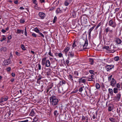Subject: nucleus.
I'll use <instances>...</instances> for the list:
<instances>
[{
    "instance_id": "c85d7f7f",
    "label": "nucleus",
    "mask_w": 122,
    "mask_h": 122,
    "mask_svg": "<svg viewBox=\"0 0 122 122\" xmlns=\"http://www.w3.org/2000/svg\"><path fill=\"white\" fill-rule=\"evenodd\" d=\"M35 114V113L34 111L33 110H32L30 113V116H34Z\"/></svg>"
},
{
    "instance_id": "603ef678",
    "label": "nucleus",
    "mask_w": 122,
    "mask_h": 122,
    "mask_svg": "<svg viewBox=\"0 0 122 122\" xmlns=\"http://www.w3.org/2000/svg\"><path fill=\"white\" fill-rule=\"evenodd\" d=\"M101 25V24L100 23H99L97 25V26L95 28V30H97V29L100 26V25Z\"/></svg>"
},
{
    "instance_id": "4be33fe9",
    "label": "nucleus",
    "mask_w": 122,
    "mask_h": 122,
    "mask_svg": "<svg viewBox=\"0 0 122 122\" xmlns=\"http://www.w3.org/2000/svg\"><path fill=\"white\" fill-rule=\"evenodd\" d=\"M109 120L112 122H116V121L115 118H110Z\"/></svg>"
},
{
    "instance_id": "72a5a7b5",
    "label": "nucleus",
    "mask_w": 122,
    "mask_h": 122,
    "mask_svg": "<svg viewBox=\"0 0 122 122\" xmlns=\"http://www.w3.org/2000/svg\"><path fill=\"white\" fill-rule=\"evenodd\" d=\"M65 81L64 80H62L60 81V85H62L63 84H65Z\"/></svg>"
},
{
    "instance_id": "f257e3e1",
    "label": "nucleus",
    "mask_w": 122,
    "mask_h": 122,
    "mask_svg": "<svg viewBox=\"0 0 122 122\" xmlns=\"http://www.w3.org/2000/svg\"><path fill=\"white\" fill-rule=\"evenodd\" d=\"M51 104L52 106H55L58 104L59 101L57 97L55 96H52L50 98Z\"/></svg>"
},
{
    "instance_id": "bf43d9fd",
    "label": "nucleus",
    "mask_w": 122,
    "mask_h": 122,
    "mask_svg": "<svg viewBox=\"0 0 122 122\" xmlns=\"http://www.w3.org/2000/svg\"><path fill=\"white\" fill-rule=\"evenodd\" d=\"M70 78L71 80H73V78L72 76L71 75H69L68 76Z\"/></svg>"
},
{
    "instance_id": "2f4dec72",
    "label": "nucleus",
    "mask_w": 122,
    "mask_h": 122,
    "mask_svg": "<svg viewBox=\"0 0 122 122\" xmlns=\"http://www.w3.org/2000/svg\"><path fill=\"white\" fill-rule=\"evenodd\" d=\"M114 60L115 61H117L119 60V57L118 56H116L114 58Z\"/></svg>"
},
{
    "instance_id": "c9c22d12",
    "label": "nucleus",
    "mask_w": 122,
    "mask_h": 122,
    "mask_svg": "<svg viewBox=\"0 0 122 122\" xmlns=\"http://www.w3.org/2000/svg\"><path fill=\"white\" fill-rule=\"evenodd\" d=\"M57 20V17L56 16H55L54 17V18L53 19V23H55L56 21Z\"/></svg>"
},
{
    "instance_id": "680f3d73",
    "label": "nucleus",
    "mask_w": 122,
    "mask_h": 122,
    "mask_svg": "<svg viewBox=\"0 0 122 122\" xmlns=\"http://www.w3.org/2000/svg\"><path fill=\"white\" fill-rule=\"evenodd\" d=\"M12 38L11 35H9L8 37L7 38L8 40H10Z\"/></svg>"
},
{
    "instance_id": "49530a36",
    "label": "nucleus",
    "mask_w": 122,
    "mask_h": 122,
    "mask_svg": "<svg viewBox=\"0 0 122 122\" xmlns=\"http://www.w3.org/2000/svg\"><path fill=\"white\" fill-rule=\"evenodd\" d=\"M69 59H66V64L67 65V66H68V64H69Z\"/></svg>"
},
{
    "instance_id": "a878e982",
    "label": "nucleus",
    "mask_w": 122,
    "mask_h": 122,
    "mask_svg": "<svg viewBox=\"0 0 122 122\" xmlns=\"http://www.w3.org/2000/svg\"><path fill=\"white\" fill-rule=\"evenodd\" d=\"M54 114L56 117H57L59 115V112L57 110H55L54 112Z\"/></svg>"
},
{
    "instance_id": "ea45409f",
    "label": "nucleus",
    "mask_w": 122,
    "mask_h": 122,
    "mask_svg": "<svg viewBox=\"0 0 122 122\" xmlns=\"http://www.w3.org/2000/svg\"><path fill=\"white\" fill-rule=\"evenodd\" d=\"M112 75H111L110 76H108V80L109 81H110L111 80L112 78Z\"/></svg>"
},
{
    "instance_id": "412c9836",
    "label": "nucleus",
    "mask_w": 122,
    "mask_h": 122,
    "mask_svg": "<svg viewBox=\"0 0 122 122\" xmlns=\"http://www.w3.org/2000/svg\"><path fill=\"white\" fill-rule=\"evenodd\" d=\"M89 62H90V64L91 65H93L94 64V59L92 58H89Z\"/></svg>"
},
{
    "instance_id": "7c9ffc66",
    "label": "nucleus",
    "mask_w": 122,
    "mask_h": 122,
    "mask_svg": "<svg viewBox=\"0 0 122 122\" xmlns=\"http://www.w3.org/2000/svg\"><path fill=\"white\" fill-rule=\"evenodd\" d=\"M96 88L98 89L100 88V86L99 83H97L96 84Z\"/></svg>"
},
{
    "instance_id": "f3484780",
    "label": "nucleus",
    "mask_w": 122,
    "mask_h": 122,
    "mask_svg": "<svg viewBox=\"0 0 122 122\" xmlns=\"http://www.w3.org/2000/svg\"><path fill=\"white\" fill-rule=\"evenodd\" d=\"M113 105H111L109 106L108 108V111L109 112L111 111L113 109Z\"/></svg>"
},
{
    "instance_id": "79ce46f5",
    "label": "nucleus",
    "mask_w": 122,
    "mask_h": 122,
    "mask_svg": "<svg viewBox=\"0 0 122 122\" xmlns=\"http://www.w3.org/2000/svg\"><path fill=\"white\" fill-rule=\"evenodd\" d=\"M84 87V86H83L80 87L79 90V91L80 92H81L83 90V88Z\"/></svg>"
},
{
    "instance_id": "4d7b16f0",
    "label": "nucleus",
    "mask_w": 122,
    "mask_h": 122,
    "mask_svg": "<svg viewBox=\"0 0 122 122\" xmlns=\"http://www.w3.org/2000/svg\"><path fill=\"white\" fill-rule=\"evenodd\" d=\"M38 69L39 70H40L41 69V66L40 64V63H38Z\"/></svg>"
},
{
    "instance_id": "ddd939ff",
    "label": "nucleus",
    "mask_w": 122,
    "mask_h": 122,
    "mask_svg": "<svg viewBox=\"0 0 122 122\" xmlns=\"http://www.w3.org/2000/svg\"><path fill=\"white\" fill-rule=\"evenodd\" d=\"M62 9L60 8H57L56 10V14H58L59 13H61L62 11Z\"/></svg>"
},
{
    "instance_id": "f03ea898",
    "label": "nucleus",
    "mask_w": 122,
    "mask_h": 122,
    "mask_svg": "<svg viewBox=\"0 0 122 122\" xmlns=\"http://www.w3.org/2000/svg\"><path fill=\"white\" fill-rule=\"evenodd\" d=\"M47 58L45 57L42 60L41 64L42 65H45L46 67H49L51 65L50 62L49 60H46Z\"/></svg>"
},
{
    "instance_id": "dca6fc26",
    "label": "nucleus",
    "mask_w": 122,
    "mask_h": 122,
    "mask_svg": "<svg viewBox=\"0 0 122 122\" xmlns=\"http://www.w3.org/2000/svg\"><path fill=\"white\" fill-rule=\"evenodd\" d=\"M96 26V25H94V26H93L89 30L88 32H89V36H91V32L92 31V30L94 29L95 27Z\"/></svg>"
},
{
    "instance_id": "9d476101",
    "label": "nucleus",
    "mask_w": 122,
    "mask_h": 122,
    "mask_svg": "<svg viewBox=\"0 0 122 122\" xmlns=\"http://www.w3.org/2000/svg\"><path fill=\"white\" fill-rule=\"evenodd\" d=\"M39 15L41 18L42 19H44L45 16V14L43 12H40L39 13Z\"/></svg>"
},
{
    "instance_id": "aec40b11",
    "label": "nucleus",
    "mask_w": 122,
    "mask_h": 122,
    "mask_svg": "<svg viewBox=\"0 0 122 122\" xmlns=\"http://www.w3.org/2000/svg\"><path fill=\"white\" fill-rule=\"evenodd\" d=\"M105 31L107 33L108 31L112 32L113 31L112 30H110V27H107Z\"/></svg>"
},
{
    "instance_id": "052dcab7",
    "label": "nucleus",
    "mask_w": 122,
    "mask_h": 122,
    "mask_svg": "<svg viewBox=\"0 0 122 122\" xmlns=\"http://www.w3.org/2000/svg\"><path fill=\"white\" fill-rule=\"evenodd\" d=\"M48 54L50 56H53V55H52V53H51V51H49V52L48 53Z\"/></svg>"
},
{
    "instance_id": "423d86ee",
    "label": "nucleus",
    "mask_w": 122,
    "mask_h": 122,
    "mask_svg": "<svg viewBox=\"0 0 122 122\" xmlns=\"http://www.w3.org/2000/svg\"><path fill=\"white\" fill-rule=\"evenodd\" d=\"M116 81L114 78H112L111 81L110 82V85L112 86H115L116 85Z\"/></svg>"
},
{
    "instance_id": "6e6d98bb",
    "label": "nucleus",
    "mask_w": 122,
    "mask_h": 122,
    "mask_svg": "<svg viewBox=\"0 0 122 122\" xmlns=\"http://www.w3.org/2000/svg\"><path fill=\"white\" fill-rule=\"evenodd\" d=\"M20 22L21 23H24L25 21L23 19H21L20 20Z\"/></svg>"
},
{
    "instance_id": "a18cd8bd",
    "label": "nucleus",
    "mask_w": 122,
    "mask_h": 122,
    "mask_svg": "<svg viewBox=\"0 0 122 122\" xmlns=\"http://www.w3.org/2000/svg\"><path fill=\"white\" fill-rule=\"evenodd\" d=\"M21 30L18 29L17 30L16 33L17 34H19L21 32Z\"/></svg>"
},
{
    "instance_id": "37998d69",
    "label": "nucleus",
    "mask_w": 122,
    "mask_h": 122,
    "mask_svg": "<svg viewBox=\"0 0 122 122\" xmlns=\"http://www.w3.org/2000/svg\"><path fill=\"white\" fill-rule=\"evenodd\" d=\"M39 35L41 36L43 38L44 37V35L41 33L40 32L38 33Z\"/></svg>"
},
{
    "instance_id": "f704fd0d",
    "label": "nucleus",
    "mask_w": 122,
    "mask_h": 122,
    "mask_svg": "<svg viewBox=\"0 0 122 122\" xmlns=\"http://www.w3.org/2000/svg\"><path fill=\"white\" fill-rule=\"evenodd\" d=\"M88 118H87V117H85L84 116H82V120H84L85 119H86V120H88Z\"/></svg>"
},
{
    "instance_id": "b1692460",
    "label": "nucleus",
    "mask_w": 122,
    "mask_h": 122,
    "mask_svg": "<svg viewBox=\"0 0 122 122\" xmlns=\"http://www.w3.org/2000/svg\"><path fill=\"white\" fill-rule=\"evenodd\" d=\"M55 55L56 56H58L60 57H62V54L61 53H55Z\"/></svg>"
},
{
    "instance_id": "1a4fd4ad",
    "label": "nucleus",
    "mask_w": 122,
    "mask_h": 122,
    "mask_svg": "<svg viewBox=\"0 0 122 122\" xmlns=\"http://www.w3.org/2000/svg\"><path fill=\"white\" fill-rule=\"evenodd\" d=\"M8 97L7 96H5V97H1V98L0 103L4 102V101H6L8 99Z\"/></svg>"
},
{
    "instance_id": "20e7f679",
    "label": "nucleus",
    "mask_w": 122,
    "mask_h": 122,
    "mask_svg": "<svg viewBox=\"0 0 122 122\" xmlns=\"http://www.w3.org/2000/svg\"><path fill=\"white\" fill-rule=\"evenodd\" d=\"M81 21L83 23H86L87 21V17L86 16H84L81 17Z\"/></svg>"
},
{
    "instance_id": "58836bf2",
    "label": "nucleus",
    "mask_w": 122,
    "mask_h": 122,
    "mask_svg": "<svg viewBox=\"0 0 122 122\" xmlns=\"http://www.w3.org/2000/svg\"><path fill=\"white\" fill-rule=\"evenodd\" d=\"M53 86V83H52L51 84V85L47 87V88L49 90H50L52 88Z\"/></svg>"
},
{
    "instance_id": "5701e85b",
    "label": "nucleus",
    "mask_w": 122,
    "mask_h": 122,
    "mask_svg": "<svg viewBox=\"0 0 122 122\" xmlns=\"http://www.w3.org/2000/svg\"><path fill=\"white\" fill-rule=\"evenodd\" d=\"M121 95L120 93H119L117 94L116 95V98L118 100H119L121 97Z\"/></svg>"
},
{
    "instance_id": "a211bd4d",
    "label": "nucleus",
    "mask_w": 122,
    "mask_h": 122,
    "mask_svg": "<svg viewBox=\"0 0 122 122\" xmlns=\"http://www.w3.org/2000/svg\"><path fill=\"white\" fill-rule=\"evenodd\" d=\"M108 91L109 93L110 94L111 96H112L113 95V90L112 89L109 88L108 89Z\"/></svg>"
},
{
    "instance_id": "4468645a",
    "label": "nucleus",
    "mask_w": 122,
    "mask_h": 122,
    "mask_svg": "<svg viewBox=\"0 0 122 122\" xmlns=\"http://www.w3.org/2000/svg\"><path fill=\"white\" fill-rule=\"evenodd\" d=\"M88 44V41L87 39L85 41V43L83 47L84 49H86L87 48V47Z\"/></svg>"
},
{
    "instance_id": "3c124183",
    "label": "nucleus",
    "mask_w": 122,
    "mask_h": 122,
    "mask_svg": "<svg viewBox=\"0 0 122 122\" xmlns=\"http://www.w3.org/2000/svg\"><path fill=\"white\" fill-rule=\"evenodd\" d=\"M11 69V68L10 67H9L6 69L7 71H10Z\"/></svg>"
},
{
    "instance_id": "7ed1b4c3",
    "label": "nucleus",
    "mask_w": 122,
    "mask_h": 122,
    "mask_svg": "<svg viewBox=\"0 0 122 122\" xmlns=\"http://www.w3.org/2000/svg\"><path fill=\"white\" fill-rule=\"evenodd\" d=\"M109 25L113 27H115L116 26V24L115 22L112 19L111 20L108 22Z\"/></svg>"
},
{
    "instance_id": "6ab92c4d",
    "label": "nucleus",
    "mask_w": 122,
    "mask_h": 122,
    "mask_svg": "<svg viewBox=\"0 0 122 122\" xmlns=\"http://www.w3.org/2000/svg\"><path fill=\"white\" fill-rule=\"evenodd\" d=\"M116 40L117 43L118 44H120L122 42L121 40L118 38H116Z\"/></svg>"
},
{
    "instance_id": "393cba45",
    "label": "nucleus",
    "mask_w": 122,
    "mask_h": 122,
    "mask_svg": "<svg viewBox=\"0 0 122 122\" xmlns=\"http://www.w3.org/2000/svg\"><path fill=\"white\" fill-rule=\"evenodd\" d=\"M118 89L116 87H115L114 88L113 90V92L114 93L116 94L118 93Z\"/></svg>"
},
{
    "instance_id": "a19ab883",
    "label": "nucleus",
    "mask_w": 122,
    "mask_h": 122,
    "mask_svg": "<svg viewBox=\"0 0 122 122\" xmlns=\"http://www.w3.org/2000/svg\"><path fill=\"white\" fill-rule=\"evenodd\" d=\"M86 80L89 81H93V80L91 78H89L88 77H86Z\"/></svg>"
},
{
    "instance_id": "69168bd1",
    "label": "nucleus",
    "mask_w": 122,
    "mask_h": 122,
    "mask_svg": "<svg viewBox=\"0 0 122 122\" xmlns=\"http://www.w3.org/2000/svg\"><path fill=\"white\" fill-rule=\"evenodd\" d=\"M15 53L17 56H19L20 55V54L17 51H16L15 52Z\"/></svg>"
},
{
    "instance_id": "bb28decb",
    "label": "nucleus",
    "mask_w": 122,
    "mask_h": 122,
    "mask_svg": "<svg viewBox=\"0 0 122 122\" xmlns=\"http://www.w3.org/2000/svg\"><path fill=\"white\" fill-rule=\"evenodd\" d=\"M79 73L77 71H75L74 72V76L75 77V78H77V77L76 76H78V75Z\"/></svg>"
},
{
    "instance_id": "c756f323",
    "label": "nucleus",
    "mask_w": 122,
    "mask_h": 122,
    "mask_svg": "<svg viewBox=\"0 0 122 122\" xmlns=\"http://www.w3.org/2000/svg\"><path fill=\"white\" fill-rule=\"evenodd\" d=\"M103 50L106 49V50H109V46H105L103 47Z\"/></svg>"
},
{
    "instance_id": "473e14b6",
    "label": "nucleus",
    "mask_w": 122,
    "mask_h": 122,
    "mask_svg": "<svg viewBox=\"0 0 122 122\" xmlns=\"http://www.w3.org/2000/svg\"><path fill=\"white\" fill-rule=\"evenodd\" d=\"M34 31L37 33H39L40 32V30L37 28H35L34 29Z\"/></svg>"
},
{
    "instance_id": "cd10ccee",
    "label": "nucleus",
    "mask_w": 122,
    "mask_h": 122,
    "mask_svg": "<svg viewBox=\"0 0 122 122\" xmlns=\"http://www.w3.org/2000/svg\"><path fill=\"white\" fill-rule=\"evenodd\" d=\"M6 47H2L0 48V50L1 51L4 52L5 51H6Z\"/></svg>"
},
{
    "instance_id": "0e129e2a",
    "label": "nucleus",
    "mask_w": 122,
    "mask_h": 122,
    "mask_svg": "<svg viewBox=\"0 0 122 122\" xmlns=\"http://www.w3.org/2000/svg\"><path fill=\"white\" fill-rule=\"evenodd\" d=\"M119 8H117L115 9V12H117L119 10Z\"/></svg>"
},
{
    "instance_id": "6e6552de",
    "label": "nucleus",
    "mask_w": 122,
    "mask_h": 122,
    "mask_svg": "<svg viewBox=\"0 0 122 122\" xmlns=\"http://www.w3.org/2000/svg\"><path fill=\"white\" fill-rule=\"evenodd\" d=\"M86 77H82L81 78L79 79V82L80 83L81 82V83H85L86 82V79H83V78Z\"/></svg>"
},
{
    "instance_id": "338daca9",
    "label": "nucleus",
    "mask_w": 122,
    "mask_h": 122,
    "mask_svg": "<svg viewBox=\"0 0 122 122\" xmlns=\"http://www.w3.org/2000/svg\"><path fill=\"white\" fill-rule=\"evenodd\" d=\"M28 120H25L21 121H19L18 122H28Z\"/></svg>"
},
{
    "instance_id": "39448f33",
    "label": "nucleus",
    "mask_w": 122,
    "mask_h": 122,
    "mask_svg": "<svg viewBox=\"0 0 122 122\" xmlns=\"http://www.w3.org/2000/svg\"><path fill=\"white\" fill-rule=\"evenodd\" d=\"M114 66L113 65H107L105 67L106 70L107 71H108L110 70L113 68Z\"/></svg>"
},
{
    "instance_id": "2eb2a0df",
    "label": "nucleus",
    "mask_w": 122,
    "mask_h": 122,
    "mask_svg": "<svg viewBox=\"0 0 122 122\" xmlns=\"http://www.w3.org/2000/svg\"><path fill=\"white\" fill-rule=\"evenodd\" d=\"M70 49V48L69 47H66L64 50V51L65 54H66L69 51Z\"/></svg>"
},
{
    "instance_id": "5fc2aeb1",
    "label": "nucleus",
    "mask_w": 122,
    "mask_h": 122,
    "mask_svg": "<svg viewBox=\"0 0 122 122\" xmlns=\"http://www.w3.org/2000/svg\"><path fill=\"white\" fill-rule=\"evenodd\" d=\"M1 39H2L0 41L2 42L4 40H5L6 39V37H4L1 38Z\"/></svg>"
},
{
    "instance_id": "f8f14e48",
    "label": "nucleus",
    "mask_w": 122,
    "mask_h": 122,
    "mask_svg": "<svg viewBox=\"0 0 122 122\" xmlns=\"http://www.w3.org/2000/svg\"><path fill=\"white\" fill-rule=\"evenodd\" d=\"M72 2V0H66L64 3V5L66 6H68Z\"/></svg>"
},
{
    "instance_id": "13d9d810",
    "label": "nucleus",
    "mask_w": 122,
    "mask_h": 122,
    "mask_svg": "<svg viewBox=\"0 0 122 122\" xmlns=\"http://www.w3.org/2000/svg\"><path fill=\"white\" fill-rule=\"evenodd\" d=\"M33 0V3L34 4L36 5H37V4L36 3L37 1L36 0Z\"/></svg>"
},
{
    "instance_id": "09e8293b",
    "label": "nucleus",
    "mask_w": 122,
    "mask_h": 122,
    "mask_svg": "<svg viewBox=\"0 0 122 122\" xmlns=\"http://www.w3.org/2000/svg\"><path fill=\"white\" fill-rule=\"evenodd\" d=\"M25 34L26 36H27V35L26 27H25Z\"/></svg>"
},
{
    "instance_id": "0eeeda50",
    "label": "nucleus",
    "mask_w": 122,
    "mask_h": 122,
    "mask_svg": "<svg viewBox=\"0 0 122 122\" xmlns=\"http://www.w3.org/2000/svg\"><path fill=\"white\" fill-rule=\"evenodd\" d=\"M74 52L72 51L69 52L68 54V59H70V58L73 57L74 56Z\"/></svg>"
},
{
    "instance_id": "774afa93",
    "label": "nucleus",
    "mask_w": 122,
    "mask_h": 122,
    "mask_svg": "<svg viewBox=\"0 0 122 122\" xmlns=\"http://www.w3.org/2000/svg\"><path fill=\"white\" fill-rule=\"evenodd\" d=\"M1 31L3 33H5L6 32V31L4 29H2L1 30Z\"/></svg>"
},
{
    "instance_id": "e433bc0d",
    "label": "nucleus",
    "mask_w": 122,
    "mask_h": 122,
    "mask_svg": "<svg viewBox=\"0 0 122 122\" xmlns=\"http://www.w3.org/2000/svg\"><path fill=\"white\" fill-rule=\"evenodd\" d=\"M33 121L34 122L37 121L38 120V117H37L36 116L33 118Z\"/></svg>"
},
{
    "instance_id": "e2e57ef3",
    "label": "nucleus",
    "mask_w": 122,
    "mask_h": 122,
    "mask_svg": "<svg viewBox=\"0 0 122 122\" xmlns=\"http://www.w3.org/2000/svg\"><path fill=\"white\" fill-rule=\"evenodd\" d=\"M55 8V7H52L51 8H50L49 9V11H52Z\"/></svg>"
},
{
    "instance_id": "de8ad7c7",
    "label": "nucleus",
    "mask_w": 122,
    "mask_h": 122,
    "mask_svg": "<svg viewBox=\"0 0 122 122\" xmlns=\"http://www.w3.org/2000/svg\"><path fill=\"white\" fill-rule=\"evenodd\" d=\"M120 85L119 83H117V84L116 86L117 88H119L120 87Z\"/></svg>"
},
{
    "instance_id": "8fccbe9b",
    "label": "nucleus",
    "mask_w": 122,
    "mask_h": 122,
    "mask_svg": "<svg viewBox=\"0 0 122 122\" xmlns=\"http://www.w3.org/2000/svg\"><path fill=\"white\" fill-rule=\"evenodd\" d=\"M32 36L35 37H37L36 35L34 33H32Z\"/></svg>"
},
{
    "instance_id": "c03bdc74",
    "label": "nucleus",
    "mask_w": 122,
    "mask_h": 122,
    "mask_svg": "<svg viewBox=\"0 0 122 122\" xmlns=\"http://www.w3.org/2000/svg\"><path fill=\"white\" fill-rule=\"evenodd\" d=\"M89 71L91 74H94V71L93 70H90Z\"/></svg>"
},
{
    "instance_id": "9b49d317",
    "label": "nucleus",
    "mask_w": 122,
    "mask_h": 122,
    "mask_svg": "<svg viewBox=\"0 0 122 122\" xmlns=\"http://www.w3.org/2000/svg\"><path fill=\"white\" fill-rule=\"evenodd\" d=\"M10 61L11 60L10 59H9L4 60V63L5 66L8 65L10 63Z\"/></svg>"
},
{
    "instance_id": "4c0bfd02",
    "label": "nucleus",
    "mask_w": 122,
    "mask_h": 122,
    "mask_svg": "<svg viewBox=\"0 0 122 122\" xmlns=\"http://www.w3.org/2000/svg\"><path fill=\"white\" fill-rule=\"evenodd\" d=\"M21 47L22 49L23 50H26L24 45L21 44Z\"/></svg>"
},
{
    "instance_id": "864d4df0",
    "label": "nucleus",
    "mask_w": 122,
    "mask_h": 122,
    "mask_svg": "<svg viewBox=\"0 0 122 122\" xmlns=\"http://www.w3.org/2000/svg\"><path fill=\"white\" fill-rule=\"evenodd\" d=\"M76 45L75 44V42H74L73 44V45H72V46L73 48H74L76 46Z\"/></svg>"
}]
</instances>
